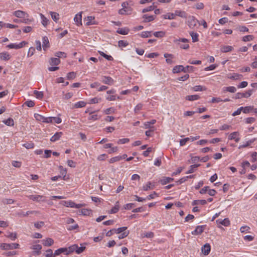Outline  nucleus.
I'll use <instances>...</instances> for the list:
<instances>
[{
    "mask_svg": "<svg viewBox=\"0 0 257 257\" xmlns=\"http://www.w3.org/2000/svg\"><path fill=\"white\" fill-rule=\"evenodd\" d=\"M200 166V164L192 165L190 166L189 170L186 172V174H191L195 172L196 169Z\"/></svg>",
    "mask_w": 257,
    "mask_h": 257,
    "instance_id": "nucleus-28",
    "label": "nucleus"
},
{
    "mask_svg": "<svg viewBox=\"0 0 257 257\" xmlns=\"http://www.w3.org/2000/svg\"><path fill=\"white\" fill-rule=\"evenodd\" d=\"M120 160V156H115L111 158L109 160V163H113L114 162L119 161Z\"/></svg>",
    "mask_w": 257,
    "mask_h": 257,
    "instance_id": "nucleus-61",
    "label": "nucleus"
},
{
    "mask_svg": "<svg viewBox=\"0 0 257 257\" xmlns=\"http://www.w3.org/2000/svg\"><path fill=\"white\" fill-rule=\"evenodd\" d=\"M190 35L192 37V40L193 42H196L198 41V34L196 33H194L193 32H190L189 33Z\"/></svg>",
    "mask_w": 257,
    "mask_h": 257,
    "instance_id": "nucleus-38",
    "label": "nucleus"
},
{
    "mask_svg": "<svg viewBox=\"0 0 257 257\" xmlns=\"http://www.w3.org/2000/svg\"><path fill=\"white\" fill-rule=\"evenodd\" d=\"M101 100V98L94 97L89 99V103L90 104L98 103Z\"/></svg>",
    "mask_w": 257,
    "mask_h": 257,
    "instance_id": "nucleus-58",
    "label": "nucleus"
},
{
    "mask_svg": "<svg viewBox=\"0 0 257 257\" xmlns=\"http://www.w3.org/2000/svg\"><path fill=\"white\" fill-rule=\"evenodd\" d=\"M50 14L52 19L55 22H57L59 19V15L56 12H51Z\"/></svg>",
    "mask_w": 257,
    "mask_h": 257,
    "instance_id": "nucleus-46",
    "label": "nucleus"
},
{
    "mask_svg": "<svg viewBox=\"0 0 257 257\" xmlns=\"http://www.w3.org/2000/svg\"><path fill=\"white\" fill-rule=\"evenodd\" d=\"M61 204L66 207L79 209L85 205L84 203L76 204L73 201H63Z\"/></svg>",
    "mask_w": 257,
    "mask_h": 257,
    "instance_id": "nucleus-1",
    "label": "nucleus"
},
{
    "mask_svg": "<svg viewBox=\"0 0 257 257\" xmlns=\"http://www.w3.org/2000/svg\"><path fill=\"white\" fill-rule=\"evenodd\" d=\"M211 249V246L209 243L205 244L201 248V250L203 253L206 255H208Z\"/></svg>",
    "mask_w": 257,
    "mask_h": 257,
    "instance_id": "nucleus-12",
    "label": "nucleus"
},
{
    "mask_svg": "<svg viewBox=\"0 0 257 257\" xmlns=\"http://www.w3.org/2000/svg\"><path fill=\"white\" fill-rule=\"evenodd\" d=\"M82 15L81 13L76 14L74 18V21L77 26L81 25Z\"/></svg>",
    "mask_w": 257,
    "mask_h": 257,
    "instance_id": "nucleus-20",
    "label": "nucleus"
},
{
    "mask_svg": "<svg viewBox=\"0 0 257 257\" xmlns=\"http://www.w3.org/2000/svg\"><path fill=\"white\" fill-rule=\"evenodd\" d=\"M32 248L35 250V253L39 254L40 253V250L42 249L41 245L39 244L34 245Z\"/></svg>",
    "mask_w": 257,
    "mask_h": 257,
    "instance_id": "nucleus-37",
    "label": "nucleus"
},
{
    "mask_svg": "<svg viewBox=\"0 0 257 257\" xmlns=\"http://www.w3.org/2000/svg\"><path fill=\"white\" fill-rule=\"evenodd\" d=\"M224 91H227L230 93H234L236 91V88L234 86H228L223 87Z\"/></svg>",
    "mask_w": 257,
    "mask_h": 257,
    "instance_id": "nucleus-42",
    "label": "nucleus"
},
{
    "mask_svg": "<svg viewBox=\"0 0 257 257\" xmlns=\"http://www.w3.org/2000/svg\"><path fill=\"white\" fill-rule=\"evenodd\" d=\"M23 19L21 20V23H25V24H30L32 22V20L29 18V16L23 17Z\"/></svg>",
    "mask_w": 257,
    "mask_h": 257,
    "instance_id": "nucleus-62",
    "label": "nucleus"
},
{
    "mask_svg": "<svg viewBox=\"0 0 257 257\" xmlns=\"http://www.w3.org/2000/svg\"><path fill=\"white\" fill-rule=\"evenodd\" d=\"M181 42L182 43H187L188 42V40L186 38H180L176 39L174 40V42L176 44L179 45L180 48L183 49H188L189 48V45L187 44H180L178 42Z\"/></svg>",
    "mask_w": 257,
    "mask_h": 257,
    "instance_id": "nucleus-3",
    "label": "nucleus"
},
{
    "mask_svg": "<svg viewBox=\"0 0 257 257\" xmlns=\"http://www.w3.org/2000/svg\"><path fill=\"white\" fill-rule=\"evenodd\" d=\"M62 135V132L56 133L50 139V141L52 142H55L59 140Z\"/></svg>",
    "mask_w": 257,
    "mask_h": 257,
    "instance_id": "nucleus-21",
    "label": "nucleus"
},
{
    "mask_svg": "<svg viewBox=\"0 0 257 257\" xmlns=\"http://www.w3.org/2000/svg\"><path fill=\"white\" fill-rule=\"evenodd\" d=\"M63 99H66V100L71 98L73 95V94L72 92H68V93L65 94L64 92L63 91Z\"/></svg>",
    "mask_w": 257,
    "mask_h": 257,
    "instance_id": "nucleus-59",
    "label": "nucleus"
},
{
    "mask_svg": "<svg viewBox=\"0 0 257 257\" xmlns=\"http://www.w3.org/2000/svg\"><path fill=\"white\" fill-rule=\"evenodd\" d=\"M187 71L183 65H177L172 70L173 73H178L182 71L185 73L187 72Z\"/></svg>",
    "mask_w": 257,
    "mask_h": 257,
    "instance_id": "nucleus-9",
    "label": "nucleus"
},
{
    "mask_svg": "<svg viewBox=\"0 0 257 257\" xmlns=\"http://www.w3.org/2000/svg\"><path fill=\"white\" fill-rule=\"evenodd\" d=\"M164 19L173 20L175 18L174 13H168L166 15L163 16Z\"/></svg>",
    "mask_w": 257,
    "mask_h": 257,
    "instance_id": "nucleus-36",
    "label": "nucleus"
},
{
    "mask_svg": "<svg viewBox=\"0 0 257 257\" xmlns=\"http://www.w3.org/2000/svg\"><path fill=\"white\" fill-rule=\"evenodd\" d=\"M156 122V119H152L150 121H147L144 123V127L146 129L149 128H153L154 127L152 126V125L155 124Z\"/></svg>",
    "mask_w": 257,
    "mask_h": 257,
    "instance_id": "nucleus-23",
    "label": "nucleus"
},
{
    "mask_svg": "<svg viewBox=\"0 0 257 257\" xmlns=\"http://www.w3.org/2000/svg\"><path fill=\"white\" fill-rule=\"evenodd\" d=\"M42 243L44 246H50L54 243V240L51 238H47L42 240Z\"/></svg>",
    "mask_w": 257,
    "mask_h": 257,
    "instance_id": "nucleus-19",
    "label": "nucleus"
},
{
    "mask_svg": "<svg viewBox=\"0 0 257 257\" xmlns=\"http://www.w3.org/2000/svg\"><path fill=\"white\" fill-rule=\"evenodd\" d=\"M76 244H74L71 246H70L68 248H67V251L65 252L66 255H68L70 253L73 252L74 251L76 252Z\"/></svg>",
    "mask_w": 257,
    "mask_h": 257,
    "instance_id": "nucleus-30",
    "label": "nucleus"
},
{
    "mask_svg": "<svg viewBox=\"0 0 257 257\" xmlns=\"http://www.w3.org/2000/svg\"><path fill=\"white\" fill-rule=\"evenodd\" d=\"M34 117L38 121H42L43 122H44V121L45 116H44L40 114L35 113Z\"/></svg>",
    "mask_w": 257,
    "mask_h": 257,
    "instance_id": "nucleus-49",
    "label": "nucleus"
},
{
    "mask_svg": "<svg viewBox=\"0 0 257 257\" xmlns=\"http://www.w3.org/2000/svg\"><path fill=\"white\" fill-rule=\"evenodd\" d=\"M19 246L20 245L17 243H3L1 244V247L4 250L16 249L19 248Z\"/></svg>",
    "mask_w": 257,
    "mask_h": 257,
    "instance_id": "nucleus-2",
    "label": "nucleus"
},
{
    "mask_svg": "<svg viewBox=\"0 0 257 257\" xmlns=\"http://www.w3.org/2000/svg\"><path fill=\"white\" fill-rule=\"evenodd\" d=\"M86 25L87 26L96 25L97 24V23L95 21V18L92 16H88L86 18Z\"/></svg>",
    "mask_w": 257,
    "mask_h": 257,
    "instance_id": "nucleus-15",
    "label": "nucleus"
},
{
    "mask_svg": "<svg viewBox=\"0 0 257 257\" xmlns=\"http://www.w3.org/2000/svg\"><path fill=\"white\" fill-rule=\"evenodd\" d=\"M205 226V225L197 226L195 229L191 232V234L193 235L201 234L204 231Z\"/></svg>",
    "mask_w": 257,
    "mask_h": 257,
    "instance_id": "nucleus-5",
    "label": "nucleus"
},
{
    "mask_svg": "<svg viewBox=\"0 0 257 257\" xmlns=\"http://www.w3.org/2000/svg\"><path fill=\"white\" fill-rule=\"evenodd\" d=\"M14 15L19 18H23V17L29 16V15L25 12L17 10L14 12Z\"/></svg>",
    "mask_w": 257,
    "mask_h": 257,
    "instance_id": "nucleus-10",
    "label": "nucleus"
},
{
    "mask_svg": "<svg viewBox=\"0 0 257 257\" xmlns=\"http://www.w3.org/2000/svg\"><path fill=\"white\" fill-rule=\"evenodd\" d=\"M154 185H152L151 182H148L146 184L143 186V189L144 191H148L150 189H153Z\"/></svg>",
    "mask_w": 257,
    "mask_h": 257,
    "instance_id": "nucleus-39",
    "label": "nucleus"
},
{
    "mask_svg": "<svg viewBox=\"0 0 257 257\" xmlns=\"http://www.w3.org/2000/svg\"><path fill=\"white\" fill-rule=\"evenodd\" d=\"M254 37L252 35H247L242 37V40L244 42H248L252 40Z\"/></svg>",
    "mask_w": 257,
    "mask_h": 257,
    "instance_id": "nucleus-57",
    "label": "nucleus"
},
{
    "mask_svg": "<svg viewBox=\"0 0 257 257\" xmlns=\"http://www.w3.org/2000/svg\"><path fill=\"white\" fill-rule=\"evenodd\" d=\"M207 204V201L206 200H194L192 202V205H204Z\"/></svg>",
    "mask_w": 257,
    "mask_h": 257,
    "instance_id": "nucleus-31",
    "label": "nucleus"
},
{
    "mask_svg": "<svg viewBox=\"0 0 257 257\" xmlns=\"http://www.w3.org/2000/svg\"><path fill=\"white\" fill-rule=\"evenodd\" d=\"M121 7H122V9L126 11L127 12L131 14L132 11V8L129 6V4L127 2H123L121 4Z\"/></svg>",
    "mask_w": 257,
    "mask_h": 257,
    "instance_id": "nucleus-22",
    "label": "nucleus"
},
{
    "mask_svg": "<svg viewBox=\"0 0 257 257\" xmlns=\"http://www.w3.org/2000/svg\"><path fill=\"white\" fill-rule=\"evenodd\" d=\"M66 251H67V247L59 248L54 251V255H55L56 256L57 255L60 254L62 253H64L65 254V252H66Z\"/></svg>",
    "mask_w": 257,
    "mask_h": 257,
    "instance_id": "nucleus-25",
    "label": "nucleus"
},
{
    "mask_svg": "<svg viewBox=\"0 0 257 257\" xmlns=\"http://www.w3.org/2000/svg\"><path fill=\"white\" fill-rule=\"evenodd\" d=\"M153 35L157 38H162L165 36V32L164 31L155 32Z\"/></svg>",
    "mask_w": 257,
    "mask_h": 257,
    "instance_id": "nucleus-48",
    "label": "nucleus"
},
{
    "mask_svg": "<svg viewBox=\"0 0 257 257\" xmlns=\"http://www.w3.org/2000/svg\"><path fill=\"white\" fill-rule=\"evenodd\" d=\"M255 139H253L247 141L245 143L241 145H240L238 147V149H241L249 146L250 144L253 143L255 141Z\"/></svg>",
    "mask_w": 257,
    "mask_h": 257,
    "instance_id": "nucleus-40",
    "label": "nucleus"
},
{
    "mask_svg": "<svg viewBox=\"0 0 257 257\" xmlns=\"http://www.w3.org/2000/svg\"><path fill=\"white\" fill-rule=\"evenodd\" d=\"M194 177H195L194 175H191L184 177L178 181V183L179 184H181L184 183V182H185L186 181H187L188 179L193 178Z\"/></svg>",
    "mask_w": 257,
    "mask_h": 257,
    "instance_id": "nucleus-35",
    "label": "nucleus"
},
{
    "mask_svg": "<svg viewBox=\"0 0 257 257\" xmlns=\"http://www.w3.org/2000/svg\"><path fill=\"white\" fill-rule=\"evenodd\" d=\"M116 109L114 107H111L104 110L103 112L106 114H109L111 113H114Z\"/></svg>",
    "mask_w": 257,
    "mask_h": 257,
    "instance_id": "nucleus-45",
    "label": "nucleus"
},
{
    "mask_svg": "<svg viewBox=\"0 0 257 257\" xmlns=\"http://www.w3.org/2000/svg\"><path fill=\"white\" fill-rule=\"evenodd\" d=\"M200 96L198 95H187L186 97V99L189 101H194L196 100L199 99Z\"/></svg>",
    "mask_w": 257,
    "mask_h": 257,
    "instance_id": "nucleus-34",
    "label": "nucleus"
},
{
    "mask_svg": "<svg viewBox=\"0 0 257 257\" xmlns=\"http://www.w3.org/2000/svg\"><path fill=\"white\" fill-rule=\"evenodd\" d=\"M50 44L48 37L44 36L42 38V47L44 51H46L47 48H49Z\"/></svg>",
    "mask_w": 257,
    "mask_h": 257,
    "instance_id": "nucleus-11",
    "label": "nucleus"
},
{
    "mask_svg": "<svg viewBox=\"0 0 257 257\" xmlns=\"http://www.w3.org/2000/svg\"><path fill=\"white\" fill-rule=\"evenodd\" d=\"M3 122L7 126H13L14 125V120L12 118H9L6 120H4Z\"/></svg>",
    "mask_w": 257,
    "mask_h": 257,
    "instance_id": "nucleus-43",
    "label": "nucleus"
},
{
    "mask_svg": "<svg viewBox=\"0 0 257 257\" xmlns=\"http://www.w3.org/2000/svg\"><path fill=\"white\" fill-rule=\"evenodd\" d=\"M86 248L85 246H81L79 247L77 244H76V253L77 254H80L82 253Z\"/></svg>",
    "mask_w": 257,
    "mask_h": 257,
    "instance_id": "nucleus-52",
    "label": "nucleus"
},
{
    "mask_svg": "<svg viewBox=\"0 0 257 257\" xmlns=\"http://www.w3.org/2000/svg\"><path fill=\"white\" fill-rule=\"evenodd\" d=\"M11 58V55L8 52L0 53V59L4 61H9Z\"/></svg>",
    "mask_w": 257,
    "mask_h": 257,
    "instance_id": "nucleus-13",
    "label": "nucleus"
},
{
    "mask_svg": "<svg viewBox=\"0 0 257 257\" xmlns=\"http://www.w3.org/2000/svg\"><path fill=\"white\" fill-rule=\"evenodd\" d=\"M216 222L217 223L221 224L224 226H228L230 224V221L227 218H224V219H218L216 220Z\"/></svg>",
    "mask_w": 257,
    "mask_h": 257,
    "instance_id": "nucleus-14",
    "label": "nucleus"
},
{
    "mask_svg": "<svg viewBox=\"0 0 257 257\" xmlns=\"http://www.w3.org/2000/svg\"><path fill=\"white\" fill-rule=\"evenodd\" d=\"M101 81L102 83L107 85H112L114 83V80L109 76H104L102 77Z\"/></svg>",
    "mask_w": 257,
    "mask_h": 257,
    "instance_id": "nucleus-8",
    "label": "nucleus"
},
{
    "mask_svg": "<svg viewBox=\"0 0 257 257\" xmlns=\"http://www.w3.org/2000/svg\"><path fill=\"white\" fill-rule=\"evenodd\" d=\"M253 109V107L251 106H245L243 107V108L242 109V111L244 113H248L250 110H251Z\"/></svg>",
    "mask_w": 257,
    "mask_h": 257,
    "instance_id": "nucleus-64",
    "label": "nucleus"
},
{
    "mask_svg": "<svg viewBox=\"0 0 257 257\" xmlns=\"http://www.w3.org/2000/svg\"><path fill=\"white\" fill-rule=\"evenodd\" d=\"M173 180V178L170 177H164L161 180L162 185H164Z\"/></svg>",
    "mask_w": 257,
    "mask_h": 257,
    "instance_id": "nucleus-33",
    "label": "nucleus"
},
{
    "mask_svg": "<svg viewBox=\"0 0 257 257\" xmlns=\"http://www.w3.org/2000/svg\"><path fill=\"white\" fill-rule=\"evenodd\" d=\"M7 237L10 238L12 240H15L17 238V234L16 232H9Z\"/></svg>",
    "mask_w": 257,
    "mask_h": 257,
    "instance_id": "nucleus-50",
    "label": "nucleus"
},
{
    "mask_svg": "<svg viewBox=\"0 0 257 257\" xmlns=\"http://www.w3.org/2000/svg\"><path fill=\"white\" fill-rule=\"evenodd\" d=\"M41 19V23L44 27H46L48 24V19L44 16L42 14L40 15Z\"/></svg>",
    "mask_w": 257,
    "mask_h": 257,
    "instance_id": "nucleus-29",
    "label": "nucleus"
},
{
    "mask_svg": "<svg viewBox=\"0 0 257 257\" xmlns=\"http://www.w3.org/2000/svg\"><path fill=\"white\" fill-rule=\"evenodd\" d=\"M141 36L142 38H148L152 36V32L151 31H144L142 32Z\"/></svg>",
    "mask_w": 257,
    "mask_h": 257,
    "instance_id": "nucleus-51",
    "label": "nucleus"
},
{
    "mask_svg": "<svg viewBox=\"0 0 257 257\" xmlns=\"http://www.w3.org/2000/svg\"><path fill=\"white\" fill-rule=\"evenodd\" d=\"M164 57L166 58V62L169 64L173 63L172 59L174 58L173 55L169 53H165Z\"/></svg>",
    "mask_w": 257,
    "mask_h": 257,
    "instance_id": "nucleus-16",
    "label": "nucleus"
},
{
    "mask_svg": "<svg viewBox=\"0 0 257 257\" xmlns=\"http://www.w3.org/2000/svg\"><path fill=\"white\" fill-rule=\"evenodd\" d=\"M28 197L33 201L38 202H45L46 201L45 197L42 195H30L28 196Z\"/></svg>",
    "mask_w": 257,
    "mask_h": 257,
    "instance_id": "nucleus-4",
    "label": "nucleus"
},
{
    "mask_svg": "<svg viewBox=\"0 0 257 257\" xmlns=\"http://www.w3.org/2000/svg\"><path fill=\"white\" fill-rule=\"evenodd\" d=\"M197 21L194 16H190L188 20V26L190 29H193L196 25Z\"/></svg>",
    "mask_w": 257,
    "mask_h": 257,
    "instance_id": "nucleus-6",
    "label": "nucleus"
},
{
    "mask_svg": "<svg viewBox=\"0 0 257 257\" xmlns=\"http://www.w3.org/2000/svg\"><path fill=\"white\" fill-rule=\"evenodd\" d=\"M35 49L33 47H31L29 48L28 54H27V57H31L33 56L35 53Z\"/></svg>",
    "mask_w": 257,
    "mask_h": 257,
    "instance_id": "nucleus-63",
    "label": "nucleus"
},
{
    "mask_svg": "<svg viewBox=\"0 0 257 257\" xmlns=\"http://www.w3.org/2000/svg\"><path fill=\"white\" fill-rule=\"evenodd\" d=\"M7 48L9 49H20L19 44L17 43H11L7 46Z\"/></svg>",
    "mask_w": 257,
    "mask_h": 257,
    "instance_id": "nucleus-53",
    "label": "nucleus"
},
{
    "mask_svg": "<svg viewBox=\"0 0 257 257\" xmlns=\"http://www.w3.org/2000/svg\"><path fill=\"white\" fill-rule=\"evenodd\" d=\"M119 209V202L117 201L113 207L110 210L109 213L111 214H114L117 212Z\"/></svg>",
    "mask_w": 257,
    "mask_h": 257,
    "instance_id": "nucleus-27",
    "label": "nucleus"
},
{
    "mask_svg": "<svg viewBox=\"0 0 257 257\" xmlns=\"http://www.w3.org/2000/svg\"><path fill=\"white\" fill-rule=\"evenodd\" d=\"M174 15L176 16H178L182 18H187V14L183 11L180 10H176L174 12Z\"/></svg>",
    "mask_w": 257,
    "mask_h": 257,
    "instance_id": "nucleus-17",
    "label": "nucleus"
},
{
    "mask_svg": "<svg viewBox=\"0 0 257 257\" xmlns=\"http://www.w3.org/2000/svg\"><path fill=\"white\" fill-rule=\"evenodd\" d=\"M143 107V104L142 103H139L137 104L135 108H134V111L136 113H139V112L142 109V108Z\"/></svg>",
    "mask_w": 257,
    "mask_h": 257,
    "instance_id": "nucleus-60",
    "label": "nucleus"
},
{
    "mask_svg": "<svg viewBox=\"0 0 257 257\" xmlns=\"http://www.w3.org/2000/svg\"><path fill=\"white\" fill-rule=\"evenodd\" d=\"M156 18L155 15H148L147 14L144 15L143 18L144 19V22L147 23L153 21Z\"/></svg>",
    "mask_w": 257,
    "mask_h": 257,
    "instance_id": "nucleus-18",
    "label": "nucleus"
},
{
    "mask_svg": "<svg viewBox=\"0 0 257 257\" xmlns=\"http://www.w3.org/2000/svg\"><path fill=\"white\" fill-rule=\"evenodd\" d=\"M116 32L119 34L124 35H127L128 33L129 30L126 28H119L116 31Z\"/></svg>",
    "mask_w": 257,
    "mask_h": 257,
    "instance_id": "nucleus-32",
    "label": "nucleus"
},
{
    "mask_svg": "<svg viewBox=\"0 0 257 257\" xmlns=\"http://www.w3.org/2000/svg\"><path fill=\"white\" fill-rule=\"evenodd\" d=\"M34 94L36 97L39 99H41L43 97L44 94L42 91H38L37 90L34 91Z\"/></svg>",
    "mask_w": 257,
    "mask_h": 257,
    "instance_id": "nucleus-44",
    "label": "nucleus"
},
{
    "mask_svg": "<svg viewBox=\"0 0 257 257\" xmlns=\"http://www.w3.org/2000/svg\"><path fill=\"white\" fill-rule=\"evenodd\" d=\"M86 103L85 102L83 101H79L78 102H76L74 104V107L76 108H82L84 107L86 105Z\"/></svg>",
    "mask_w": 257,
    "mask_h": 257,
    "instance_id": "nucleus-41",
    "label": "nucleus"
},
{
    "mask_svg": "<svg viewBox=\"0 0 257 257\" xmlns=\"http://www.w3.org/2000/svg\"><path fill=\"white\" fill-rule=\"evenodd\" d=\"M233 47L228 45H224L221 47L220 50L223 53H227L232 51Z\"/></svg>",
    "mask_w": 257,
    "mask_h": 257,
    "instance_id": "nucleus-24",
    "label": "nucleus"
},
{
    "mask_svg": "<svg viewBox=\"0 0 257 257\" xmlns=\"http://www.w3.org/2000/svg\"><path fill=\"white\" fill-rule=\"evenodd\" d=\"M126 227H121L117 229H113V230L116 233L119 234L120 233H123L126 229Z\"/></svg>",
    "mask_w": 257,
    "mask_h": 257,
    "instance_id": "nucleus-54",
    "label": "nucleus"
},
{
    "mask_svg": "<svg viewBox=\"0 0 257 257\" xmlns=\"http://www.w3.org/2000/svg\"><path fill=\"white\" fill-rule=\"evenodd\" d=\"M60 63V61L58 58H52L50 63L52 65H58Z\"/></svg>",
    "mask_w": 257,
    "mask_h": 257,
    "instance_id": "nucleus-47",
    "label": "nucleus"
},
{
    "mask_svg": "<svg viewBox=\"0 0 257 257\" xmlns=\"http://www.w3.org/2000/svg\"><path fill=\"white\" fill-rule=\"evenodd\" d=\"M46 253L45 254V256L46 257H55V255H54V253H53V250L51 249H48L46 251Z\"/></svg>",
    "mask_w": 257,
    "mask_h": 257,
    "instance_id": "nucleus-55",
    "label": "nucleus"
},
{
    "mask_svg": "<svg viewBox=\"0 0 257 257\" xmlns=\"http://www.w3.org/2000/svg\"><path fill=\"white\" fill-rule=\"evenodd\" d=\"M242 76L238 73H233L232 75L228 76V78L232 80H239L242 78Z\"/></svg>",
    "mask_w": 257,
    "mask_h": 257,
    "instance_id": "nucleus-26",
    "label": "nucleus"
},
{
    "mask_svg": "<svg viewBox=\"0 0 257 257\" xmlns=\"http://www.w3.org/2000/svg\"><path fill=\"white\" fill-rule=\"evenodd\" d=\"M239 136V134L238 132H234L229 135L228 139L230 140H234L235 142L237 143L240 140Z\"/></svg>",
    "mask_w": 257,
    "mask_h": 257,
    "instance_id": "nucleus-7",
    "label": "nucleus"
},
{
    "mask_svg": "<svg viewBox=\"0 0 257 257\" xmlns=\"http://www.w3.org/2000/svg\"><path fill=\"white\" fill-rule=\"evenodd\" d=\"M76 73L74 72H71L67 74V79L68 80H72L76 77Z\"/></svg>",
    "mask_w": 257,
    "mask_h": 257,
    "instance_id": "nucleus-56",
    "label": "nucleus"
}]
</instances>
